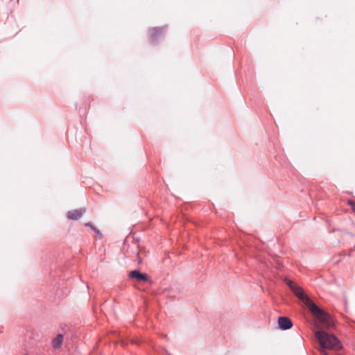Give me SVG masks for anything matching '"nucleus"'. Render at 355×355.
Here are the masks:
<instances>
[{
  "mask_svg": "<svg viewBox=\"0 0 355 355\" xmlns=\"http://www.w3.org/2000/svg\"><path fill=\"white\" fill-rule=\"evenodd\" d=\"M284 282L290 288L294 295L309 308L311 313L320 323L327 327H331L334 325V322L329 315L323 309L319 308L304 293L300 286L288 278H285Z\"/></svg>",
  "mask_w": 355,
  "mask_h": 355,
  "instance_id": "obj_1",
  "label": "nucleus"
},
{
  "mask_svg": "<svg viewBox=\"0 0 355 355\" xmlns=\"http://www.w3.org/2000/svg\"><path fill=\"white\" fill-rule=\"evenodd\" d=\"M315 338L322 349H338L341 348L340 340L337 337L324 331L318 330L315 332Z\"/></svg>",
  "mask_w": 355,
  "mask_h": 355,
  "instance_id": "obj_2",
  "label": "nucleus"
},
{
  "mask_svg": "<svg viewBox=\"0 0 355 355\" xmlns=\"http://www.w3.org/2000/svg\"><path fill=\"white\" fill-rule=\"evenodd\" d=\"M166 31V27H154L149 29L150 41L152 44H155L157 39L164 35Z\"/></svg>",
  "mask_w": 355,
  "mask_h": 355,
  "instance_id": "obj_3",
  "label": "nucleus"
},
{
  "mask_svg": "<svg viewBox=\"0 0 355 355\" xmlns=\"http://www.w3.org/2000/svg\"><path fill=\"white\" fill-rule=\"evenodd\" d=\"M129 277L135 279L137 282H148L149 280L148 276L146 274L141 273L137 270L130 271Z\"/></svg>",
  "mask_w": 355,
  "mask_h": 355,
  "instance_id": "obj_4",
  "label": "nucleus"
},
{
  "mask_svg": "<svg viewBox=\"0 0 355 355\" xmlns=\"http://www.w3.org/2000/svg\"><path fill=\"white\" fill-rule=\"evenodd\" d=\"M278 325L282 330H288L293 327V322L287 317L281 316L278 319Z\"/></svg>",
  "mask_w": 355,
  "mask_h": 355,
  "instance_id": "obj_5",
  "label": "nucleus"
},
{
  "mask_svg": "<svg viewBox=\"0 0 355 355\" xmlns=\"http://www.w3.org/2000/svg\"><path fill=\"white\" fill-rule=\"evenodd\" d=\"M85 212V209H78L69 211L67 213V217L70 220H76L79 219Z\"/></svg>",
  "mask_w": 355,
  "mask_h": 355,
  "instance_id": "obj_6",
  "label": "nucleus"
},
{
  "mask_svg": "<svg viewBox=\"0 0 355 355\" xmlns=\"http://www.w3.org/2000/svg\"><path fill=\"white\" fill-rule=\"evenodd\" d=\"M63 341V336L62 334H58L56 337L52 340L51 345L53 349H57L60 347Z\"/></svg>",
  "mask_w": 355,
  "mask_h": 355,
  "instance_id": "obj_7",
  "label": "nucleus"
},
{
  "mask_svg": "<svg viewBox=\"0 0 355 355\" xmlns=\"http://www.w3.org/2000/svg\"><path fill=\"white\" fill-rule=\"evenodd\" d=\"M92 230L96 233V234L99 236L100 239L103 238V234L98 229H97L95 227H92Z\"/></svg>",
  "mask_w": 355,
  "mask_h": 355,
  "instance_id": "obj_8",
  "label": "nucleus"
},
{
  "mask_svg": "<svg viewBox=\"0 0 355 355\" xmlns=\"http://www.w3.org/2000/svg\"><path fill=\"white\" fill-rule=\"evenodd\" d=\"M349 205L351 206V208L353 210V211L355 212V202L349 200Z\"/></svg>",
  "mask_w": 355,
  "mask_h": 355,
  "instance_id": "obj_9",
  "label": "nucleus"
},
{
  "mask_svg": "<svg viewBox=\"0 0 355 355\" xmlns=\"http://www.w3.org/2000/svg\"><path fill=\"white\" fill-rule=\"evenodd\" d=\"M321 354L322 355H329L328 353L326 352V349H321Z\"/></svg>",
  "mask_w": 355,
  "mask_h": 355,
  "instance_id": "obj_10",
  "label": "nucleus"
},
{
  "mask_svg": "<svg viewBox=\"0 0 355 355\" xmlns=\"http://www.w3.org/2000/svg\"><path fill=\"white\" fill-rule=\"evenodd\" d=\"M85 226L90 227L92 229V227H94L91 222H89V223H86Z\"/></svg>",
  "mask_w": 355,
  "mask_h": 355,
  "instance_id": "obj_11",
  "label": "nucleus"
},
{
  "mask_svg": "<svg viewBox=\"0 0 355 355\" xmlns=\"http://www.w3.org/2000/svg\"><path fill=\"white\" fill-rule=\"evenodd\" d=\"M164 352H165V353H166V354L169 355V354H168V351H167L166 349H164Z\"/></svg>",
  "mask_w": 355,
  "mask_h": 355,
  "instance_id": "obj_12",
  "label": "nucleus"
}]
</instances>
